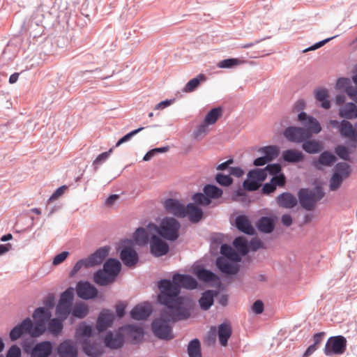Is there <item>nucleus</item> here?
Returning a JSON list of instances; mask_svg holds the SVG:
<instances>
[{
  "label": "nucleus",
  "instance_id": "f3484780",
  "mask_svg": "<svg viewBox=\"0 0 357 357\" xmlns=\"http://www.w3.org/2000/svg\"><path fill=\"white\" fill-rule=\"evenodd\" d=\"M100 333L96 325L82 321L76 328L75 337L77 342L81 343L89 340L90 337L98 335Z\"/></svg>",
  "mask_w": 357,
  "mask_h": 357
},
{
  "label": "nucleus",
  "instance_id": "6e6552de",
  "mask_svg": "<svg viewBox=\"0 0 357 357\" xmlns=\"http://www.w3.org/2000/svg\"><path fill=\"white\" fill-rule=\"evenodd\" d=\"M156 234V222H149L145 227H138L129 238L135 246L146 247Z\"/></svg>",
  "mask_w": 357,
  "mask_h": 357
},
{
  "label": "nucleus",
  "instance_id": "4c0bfd02",
  "mask_svg": "<svg viewBox=\"0 0 357 357\" xmlns=\"http://www.w3.org/2000/svg\"><path fill=\"white\" fill-rule=\"evenodd\" d=\"M282 158L287 162L297 163L303 160L304 155L299 151L288 149L282 152Z\"/></svg>",
  "mask_w": 357,
  "mask_h": 357
},
{
  "label": "nucleus",
  "instance_id": "864d4df0",
  "mask_svg": "<svg viewBox=\"0 0 357 357\" xmlns=\"http://www.w3.org/2000/svg\"><path fill=\"white\" fill-rule=\"evenodd\" d=\"M243 61L237 58H229L220 61L218 66L220 68H231L241 64Z\"/></svg>",
  "mask_w": 357,
  "mask_h": 357
},
{
  "label": "nucleus",
  "instance_id": "20e7f679",
  "mask_svg": "<svg viewBox=\"0 0 357 357\" xmlns=\"http://www.w3.org/2000/svg\"><path fill=\"white\" fill-rule=\"evenodd\" d=\"M36 338L32 336L21 340L23 354L27 357H55L56 342L50 340L39 341Z\"/></svg>",
  "mask_w": 357,
  "mask_h": 357
},
{
  "label": "nucleus",
  "instance_id": "c03bdc74",
  "mask_svg": "<svg viewBox=\"0 0 357 357\" xmlns=\"http://www.w3.org/2000/svg\"><path fill=\"white\" fill-rule=\"evenodd\" d=\"M233 245L235 249L242 255H246L249 252V243L243 236L236 237Z\"/></svg>",
  "mask_w": 357,
  "mask_h": 357
},
{
  "label": "nucleus",
  "instance_id": "bf43d9fd",
  "mask_svg": "<svg viewBox=\"0 0 357 357\" xmlns=\"http://www.w3.org/2000/svg\"><path fill=\"white\" fill-rule=\"evenodd\" d=\"M128 304L125 301H119L115 305L114 316L115 319H121L124 317L126 314Z\"/></svg>",
  "mask_w": 357,
  "mask_h": 357
},
{
  "label": "nucleus",
  "instance_id": "69168bd1",
  "mask_svg": "<svg viewBox=\"0 0 357 357\" xmlns=\"http://www.w3.org/2000/svg\"><path fill=\"white\" fill-rule=\"evenodd\" d=\"M223 242V235L220 233H215L211 238V250H217L219 247H221Z\"/></svg>",
  "mask_w": 357,
  "mask_h": 357
},
{
  "label": "nucleus",
  "instance_id": "c85d7f7f",
  "mask_svg": "<svg viewBox=\"0 0 357 357\" xmlns=\"http://www.w3.org/2000/svg\"><path fill=\"white\" fill-rule=\"evenodd\" d=\"M336 161L335 155L329 151H324L320 153L317 160L313 162V165L318 169L320 166L331 167Z\"/></svg>",
  "mask_w": 357,
  "mask_h": 357
},
{
  "label": "nucleus",
  "instance_id": "ea45409f",
  "mask_svg": "<svg viewBox=\"0 0 357 357\" xmlns=\"http://www.w3.org/2000/svg\"><path fill=\"white\" fill-rule=\"evenodd\" d=\"M215 292L213 290L205 291L199 300L200 307L204 310H208L214 303Z\"/></svg>",
  "mask_w": 357,
  "mask_h": 357
},
{
  "label": "nucleus",
  "instance_id": "7c9ffc66",
  "mask_svg": "<svg viewBox=\"0 0 357 357\" xmlns=\"http://www.w3.org/2000/svg\"><path fill=\"white\" fill-rule=\"evenodd\" d=\"M232 334L231 326L229 323L223 322L218 327V336L220 344L222 347H226L228 344V340Z\"/></svg>",
  "mask_w": 357,
  "mask_h": 357
},
{
  "label": "nucleus",
  "instance_id": "1a4fd4ad",
  "mask_svg": "<svg viewBox=\"0 0 357 357\" xmlns=\"http://www.w3.org/2000/svg\"><path fill=\"white\" fill-rule=\"evenodd\" d=\"M29 337H38L32 328V320L27 317L17 324L9 332V338L10 341L15 342L20 338H26Z\"/></svg>",
  "mask_w": 357,
  "mask_h": 357
},
{
  "label": "nucleus",
  "instance_id": "e2e57ef3",
  "mask_svg": "<svg viewBox=\"0 0 357 357\" xmlns=\"http://www.w3.org/2000/svg\"><path fill=\"white\" fill-rule=\"evenodd\" d=\"M344 179L342 176L338 175L337 173H333L330 179V190H337L341 186Z\"/></svg>",
  "mask_w": 357,
  "mask_h": 357
},
{
  "label": "nucleus",
  "instance_id": "0e129e2a",
  "mask_svg": "<svg viewBox=\"0 0 357 357\" xmlns=\"http://www.w3.org/2000/svg\"><path fill=\"white\" fill-rule=\"evenodd\" d=\"M265 172H266V175L269 174L271 176L276 175L282 172V166L280 163H272L268 164L264 168Z\"/></svg>",
  "mask_w": 357,
  "mask_h": 357
},
{
  "label": "nucleus",
  "instance_id": "ddd939ff",
  "mask_svg": "<svg viewBox=\"0 0 357 357\" xmlns=\"http://www.w3.org/2000/svg\"><path fill=\"white\" fill-rule=\"evenodd\" d=\"M125 342L136 344L139 343L144 337V331L137 324H127L120 327Z\"/></svg>",
  "mask_w": 357,
  "mask_h": 357
},
{
  "label": "nucleus",
  "instance_id": "393cba45",
  "mask_svg": "<svg viewBox=\"0 0 357 357\" xmlns=\"http://www.w3.org/2000/svg\"><path fill=\"white\" fill-rule=\"evenodd\" d=\"M80 344L82 352L89 357H100L103 353L100 342L89 339Z\"/></svg>",
  "mask_w": 357,
  "mask_h": 357
},
{
  "label": "nucleus",
  "instance_id": "603ef678",
  "mask_svg": "<svg viewBox=\"0 0 357 357\" xmlns=\"http://www.w3.org/2000/svg\"><path fill=\"white\" fill-rule=\"evenodd\" d=\"M74 297V289L72 287H68L61 293L59 302H62L63 303H67L73 306Z\"/></svg>",
  "mask_w": 357,
  "mask_h": 357
},
{
  "label": "nucleus",
  "instance_id": "338daca9",
  "mask_svg": "<svg viewBox=\"0 0 357 357\" xmlns=\"http://www.w3.org/2000/svg\"><path fill=\"white\" fill-rule=\"evenodd\" d=\"M161 238L158 237V257L165 255L169 251V244Z\"/></svg>",
  "mask_w": 357,
  "mask_h": 357
},
{
  "label": "nucleus",
  "instance_id": "e433bc0d",
  "mask_svg": "<svg viewBox=\"0 0 357 357\" xmlns=\"http://www.w3.org/2000/svg\"><path fill=\"white\" fill-rule=\"evenodd\" d=\"M314 93V98L317 102H320L321 107L325 109L331 108V101L329 100L328 91L326 89L319 88L315 89Z\"/></svg>",
  "mask_w": 357,
  "mask_h": 357
},
{
  "label": "nucleus",
  "instance_id": "37998d69",
  "mask_svg": "<svg viewBox=\"0 0 357 357\" xmlns=\"http://www.w3.org/2000/svg\"><path fill=\"white\" fill-rule=\"evenodd\" d=\"M340 115L347 119H353L357 117V106L354 102L347 103L344 108L340 110Z\"/></svg>",
  "mask_w": 357,
  "mask_h": 357
},
{
  "label": "nucleus",
  "instance_id": "39448f33",
  "mask_svg": "<svg viewBox=\"0 0 357 357\" xmlns=\"http://www.w3.org/2000/svg\"><path fill=\"white\" fill-rule=\"evenodd\" d=\"M122 263L128 268H135L139 261V254L135 246L128 238L121 239L116 247Z\"/></svg>",
  "mask_w": 357,
  "mask_h": 357
},
{
  "label": "nucleus",
  "instance_id": "58836bf2",
  "mask_svg": "<svg viewBox=\"0 0 357 357\" xmlns=\"http://www.w3.org/2000/svg\"><path fill=\"white\" fill-rule=\"evenodd\" d=\"M73 305L62 302H58L55 309V316L61 321H65L71 316Z\"/></svg>",
  "mask_w": 357,
  "mask_h": 357
},
{
  "label": "nucleus",
  "instance_id": "f03ea898",
  "mask_svg": "<svg viewBox=\"0 0 357 357\" xmlns=\"http://www.w3.org/2000/svg\"><path fill=\"white\" fill-rule=\"evenodd\" d=\"M111 250V246L106 245L97 248L88 257L79 259L69 272V277H75L82 268H91L99 266L104 262V269L107 270L114 277H116L117 279L121 271L122 265L120 260L116 257L107 259Z\"/></svg>",
  "mask_w": 357,
  "mask_h": 357
},
{
  "label": "nucleus",
  "instance_id": "6e6d98bb",
  "mask_svg": "<svg viewBox=\"0 0 357 357\" xmlns=\"http://www.w3.org/2000/svg\"><path fill=\"white\" fill-rule=\"evenodd\" d=\"M350 172V166L346 162H340L336 164L334 173H337L345 179L349 176Z\"/></svg>",
  "mask_w": 357,
  "mask_h": 357
},
{
  "label": "nucleus",
  "instance_id": "49530a36",
  "mask_svg": "<svg viewBox=\"0 0 357 357\" xmlns=\"http://www.w3.org/2000/svg\"><path fill=\"white\" fill-rule=\"evenodd\" d=\"M189 357H202L201 343L197 338L190 341L188 346Z\"/></svg>",
  "mask_w": 357,
  "mask_h": 357
},
{
  "label": "nucleus",
  "instance_id": "5701e85b",
  "mask_svg": "<svg viewBox=\"0 0 357 357\" xmlns=\"http://www.w3.org/2000/svg\"><path fill=\"white\" fill-rule=\"evenodd\" d=\"M284 135L289 141L296 143L309 139L307 131L301 127L289 126L284 130Z\"/></svg>",
  "mask_w": 357,
  "mask_h": 357
},
{
  "label": "nucleus",
  "instance_id": "473e14b6",
  "mask_svg": "<svg viewBox=\"0 0 357 357\" xmlns=\"http://www.w3.org/2000/svg\"><path fill=\"white\" fill-rule=\"evenodd\" d=\"M277 202L280 206L285 208H292L297 205L298 200L291 193L285 192L278 196Z\"/></svg>",
  "mask_w": 357,
  "mask_h": 357
},
{
  "label": "nucleus",
  "instance_id": "8fccbe9b",
  "mask_svg": "<svg viewBox=\"0 0 357 357\" xmlns=\"http://www.w3.org/2000/svg\"><path fill=\"white\" fill-rule=\"evenodd\" d=\"M114 147L109 148L107 151L102 152L98 154L95 160L93 161V167L94 171H97L99 165L103 164L108 159L109 155L113 153Z\"/></svg>",
  "mask_w": 357,
  "mask_h": 357
},
{
  "label": "nucleus",
  "instance_id": "9b49d317",
  "mask_svg": "<svg viewBox=\"0 0 357 357\" xmlns=\"http://www.w3.org/2000/svg\"><path fill=\"white\" fill-rule=\"evenodd\" d=\"M51 317L52 312L50 309L41 306L35 309L33 314L34 321H32V328L36 332V336L39 337L44 334V326L47 324Z\"/></svg>",
  "mask_w": 357,
  "mask_h": 357
},
{
  "label": "nucleus",
  "instance_id": "4468645a",
  "mask_svg": "<svg viewBox=\"0 0 357 357\" xmlns=\"http://www.w3.org/2000/svg\"><path fill=\"white\" fill-rule=\"evenodd\" d=\"M347 349V339L342 335L330 337L326 341L324 352L326 356L342 355Z\"/></svg>",
  "mask_w": 357,
  "mask_h": 357
},
{
  "label": "nucleus",
  "instance_id": "de8ad7c7",
  "mask_svg": "<svg viewBox=\"0 0 357 357\" xmlns=\"http://www.w3.org/2000/svg\"><path fill=\"white\" fill-rule=\"evenodd\" d=\"M336 87L337 89L344 91L348 96L355 88L352 86L351 81L348 77L339 78L336 82Z\"/></svg>",
  "mask_w": 357,
  "mask_h": 357
},
{
  "label": "nucleus",
  "instance_id": "2f4dec72",
  "mask_svg": "<svg viewBox=\"0 0 357 357\" xmlns=\"http://www.w3.org/2000/svg\"><path fill=\"white\" fill-rule=\"evenodd\" d=\"M90 312V308L89 305L84 302H79L76 306L73 305V311L70 319L71 322L75 319H84Z\"/></svg>",
  "mask_w": 357,
  "mask_h": 357
},
{
  "label": "nucleus",
  "instance_id": "680f3d73",
  "mask_svg": "<svg viewBox=\"0 0 357 357\" xmlns=\"http://www.w3.org/2000/svg\"><path fill=\"white\" fill-rule=\"evenodd\" d=\"M68 189V186L67 185H62L57 188L48 198L47 201V204L60 198Z\"/></svg>",
  "mask_w": 357,
  "mask_h": 357
},
{
  "label": "nucleus",
  "instance_id": "9d476101",
  "mask_svg": "<svg viewBox=\"0 0 357 357\" xmlns=\"http://www.w3.org/2000/svg\"><path fill=\"white\" fill-rule=\"evenodd\" d=\"M76 293L78 298L84 300L102 299L104 295L89 280H79L76 284Z\"/></svg>",
  "mask_w": 357,
  "mask_h": 357
},
{
  "label": "nucleus",
  "instance_id": "13d9d810",
  "mask_svg": "<svg viewBox=\"0 0 357 357\" xmlns=\"http://www.w3.org/2000/svg\"><path fill=\"white\" fill-rule=\"evenodd\" d=\"M220 257H225L231 260H237L236 253L228 244H222L220 247Z\"/></svg>",
  "mask_w": 357,
  "mask_h": 357
},
{
  "label": "nucleus",
  "instance_id": "774afa93",
  "mask_svg": "<svg viewBox=\"0 0 357 357\" xmlns=\"http://www.w3.org/2000/svg\"><path fill=\"white\" fill-rule=\"evenodd\" d=\"M271 181L276 186V187H283L286 184V176L283 172L272 176Z\"/></svg>",
  "mask_w": 357,
  "mask_h": 357
},
{
  "label": "nucleus",
  "instance_id": "412c9836",
  "mask_svg": "<svg viewBox=\"0 0 357 357\" xmlns=\"http://www.w3.org/2000/svg\"><path fill=\"white\" fill-rule=\"evenodd\" d=\"M236 261L225 257H218L215 265L224 276L228 277L236 275L240 271L239 266L235 263Z\"/></svg>",
  "mask_w": 357,
  "mask_h": 357
},
{
  "label": "nucleus",
  "instance_id": "4d7b16f0",
  "mask_svg": "<svg viewBox=\"0 0 357 357\" xmlns=\"http://www.w3.org/2000/svg\"><path fill=\"white\" fill-rule=\"evenodd\" d=\"M195 204L200 205V206H208L211 203V201L208 199V197L204 193L202 192H196L192 195V197Z\"/></svg>",
  "mask_w": 357,
  "mask_h": 357
},
{
  "label": "nucleus",
  "instance_id": "a18cd8bd",
  "mask_svg": "<svg viewBox=\"0 0 357 357\" xmlns=\"http://www.w3.org/2000/svg\"><path fill=\"white\" fill-rule=\"evenodd\" d=\"M203 191L211 201L212 199L220 198L223 193L221 188L213 184H206L204 187Z\"/></svg>",
  "mask_w": 357,
  "mask_h": 357
},
{
  "label": "nucleus",
  "instance_id": "b1692460",
  "mask_svg": "<svg viewBox=\"0 0 357 357\" xmlns=\"http://www.w3.org/2000/svg\"><path fill=\"white\" fill-rule=\"evenodd\" d=\"M331 124L333 127H338L340 133L344 137L355 140L357 137L356 130L354 129L351 123L347 120H342L339 122L337 120H331Z\"/></svg>",
  "mask_w": 357,
  "mask_h": 357
},
{
  "label": "nucleus",
  "instance_id": "423d86ee",
  "mask_svg": "<svg viewBox=\"0 0 357 357\" xmlns=\"http://www.w3.org/2000/svg\"><path fill=\"white\" fill-rule=\"evenodd\" d=\"M324 195L325 192L320 185L315 186L313 190H310L308 188H301L298 192L301 206L307 211L312 210L316 203L320 201Z\"/></svg>",
  "mask_w": 357,
  "mask_h": 357
},
{
  "label": "nucleus",
  "instance_id": "f257e3e1",
  "mask_svg": "<svg viewBox=\"0 0 357 357\" xmlns=\"http://www.w3.org/2000/svg\"><path fill=\"white\" fill-rule=\"evenodd\" d=\"M197 280L189 274L175 273L172 280L161 279L158 281V301L172 305L185 312H190L192 300L186 296L181 295V289H195L197 287Z\"/></svg>",
  "mask_w": 357,
  "mask_h": 357
},
{
  "label": "nucleus",
  "instance_id": "cd10ccee",
  "mask_svg": "<svg viewBox=\"0 0 357 357\" xmlns=\"http://www.w3.org/2000/svg\"><path fill=\"white\" fill-rule=\"evenodd\" d=\"M235 226L239 231L245 234L253 235L255 233V228L248 218L245 215H239L235 218Z\"/></svg>",
  "mask_w": 357,
  "mask_h": 357
},
{
  "label": "nucleus",
  "instance_id": "c9c22d12",
  "mask_svg": "<svg viewBox=\"0 0 357 357\" xmlns=\"http://www.w3.org/2000/svg\"><path fill=\"white\" fill-rule=\"evenodd\" d=\"M256 227L259 231L265 234H270L274 230L275 222L272 218L263 216L258 220Z\"/></svg>",
  "mask_w": 357,
  "mask_h": 357
},
{
  "label": "nucleus",
  "instance_id": "4be33fe9",
  "mask_svg": "<svg viewBox=\"0 0 357 357\" xmlns=\"http://www.w3.org/2000/svg\"><path fill=\"white\" fill-rule=\"evenodd\" d=\"M165 210L174 216L182 218L186 216L185 206L180 201L174 198H167L162 202Z\"/></svg>",
  "mask_w": 357,
  "mask_h": 357
},
{
  "label": "nucleus",
  "instance_id": "a211bd4d",
  "mask_svg": "<svg viewBox=\"0 0 357 357\" xmlns=\"http://www.w3.org/2000/svg\"><path fill=\"white\" fill-rule=\"evenodd\" d=\"M78 348L75 342L68 338L55 346V357H78Z\"/></svg>",
  "mask_w": 357,
  "mask_h": 357
},
{
  "label": "nucleus",
  "instance_id": "79ce46f5",
  "mask_svg": "<svg viewBox=\"0 0 357 357\" xmlns=\"http://www.w3.org/2000/svg\"><path fill=\"white\" fill-rule=\"evenodd\" d=\"M206 77L204 74H199L197 77L189 80L183 89V91L190 93L196 90L200 85L201 82H205Z\"/></svg>",
  "mask_w": 357,
  "mask_h": 357
},
{
  "label": "nucleus",
  "instance_id": "dca6fc26",
  "mask_svg": "<svg viewBox=\"0 0 357 357\" xmlns=\"http://www.w3.org/2000/svg\"><path fill=\"white\" fill-rule=\"evenodd\" d=\"M155 312L154 306L151 305L149 301H146L135 305L130 311L129 315L133 320L144 321Z\"/></svg>",
  "mask_w": 357,
  "mask_h": 357
},
{
  "label": "nucleus",
  "instance_id": "f704fd0d",
  "mask_svg": "<svg viewBox=\"0 0 357 357\" xmlns=\"http://www.w3.org/2000/svg\"><path fill=\"white\" fill-rule=\"evenodd\" d=\"M63 321L58 318L50 319L44 326V333H47L54 335L60 334L63 328Z\"/></svg>",
  "mask_w": 357,
  "mask_h": 357
},
{
  "label": "nucleus",
  "instance_id": "6ab92c4d",
  "mask_svg": "<svg viewBox=\"0 0 357 357\" xmlns=\"http://www.w3.org/2000/svg\"><path fill=\"white\" fill-rule=\"evenodd\" d=\"M115 320L114 312L110 309L104 308L98 313L96 326L100 333H105L109 328L113 326Z\"/></svg>",
  "mask_w": 357,
  "mask_h": 357
},
{
  "label": "nucleus",
  "instance_id": "f8f14e48",
  "mask_svg": "<svg viewBox=\"0 0 357 357\" xmlns=\"http://www.w3.org/2000/svg\"><path fill=\"white\" fill-rule=\"evenodd\" d=\"M266 178V172L263 169L250 170L247 178L243 182V188L249 192L257 190Z\"/></svg>",
  "mask_w": 357,
  "mask_h": 357
},
{
  "label": "nucleus",
  "instance_id": "a19ab883",
  "mask_svg": "<svg viewBox=\"0 0 357 357\" xmlns=\"http://www.w3.org/2000/svg\"><path fill=\"white\" fill-rule=\"evenodd\" d=\"M258 152L262 154L268 162H271L279 155L280 149L275 145H268L259 148Z\"/></svg>",
  "mask_w": 357,
  "mask_h": 357
},
{
  "label": "nucleus",
  "instance_id": "72a5a7b5",
  "mask_svg": "<svg viewBox=\"0 0 357 357\" xmlns=\"http://www.w3.org/2000/svg\"><path fill=\"white\" fill-rule=\"evenodd\" d=\"M302 149L307 153L316 154L322 151L324 146L320 141L309 138L302 142Z\"/></svg>",
  "mask_w": 357,
  "mask_h": 357
},
{
  "label": "nucleus",
  "instance_id": "052dcab7",
  "mask_svg": "<svg viewBox=\"0 0 357 357\" xmlns=\"http://www.w3.org/2000/svg\"><path fill=\"white\" fill-rule=\"evenodd\" d=\"M23 351L21 346L13 344L6 351L4 357H22Z\"/></svg>",
  "mask_w": 357,
  "mask_h": 357
},
{
  "label": "nucleus",
  "instance_id": "aec40b11",
  "mask_svg": "<svg viewBox=\"0 0 357 357\" xmlns=\"http://www.w3.org/2000/svg\"><path fill=\"white\" fill-rule=\"evenodd\" d=\"M298 120L303 124L305 130L307 131L309 138L312 134H318L321 130V126L319 121L312 116L301 112L298 115Z\"/></svg>",
  "mask_w": 357,
  "mask_h": 357
},
{
  "label": "nucleus",
  "instance_id": "2eb2a0df",
  "mask_svg": "<svg viewBox=\"0 0 357 357\" xmlns=\"http://www.w3.org/2000/svg\"><path fill=\"white\" fill-rule=\"evenodd\" d=\"M102 337L104 346L110 349H121L125 342L120 327L117 331H106Z\"/></svg>",
  "mask_w": 357,
  "mask_h": 357
},
{
  "label": "nucleus",
  "instance_id": "bb28decb",
  "mask_svg": "<svg viewBox=\"0 0 357 357\" xmlns=\"http://www.w3.org/2000/svg\"><path fill=\"white\" fill-rule=\"evenodd\" d=\"M194 273L199 280L205 282H220L219 276L213 271L204 268L202 266H198L195 268Z\"/></svg>",
  "mask_w": 357,
  "mask_h": 357
},
{
  "label": "nucleus",
  "instance_id": "7ed1b4c3",
  "mask_svg": "<svg viewBox=\"0 0 357 357\" xmlns=\"http://www.w3.org/2000/svg\"><path fill=\"white\" fill-rule=\"evenodd\" d=\"M158 303L163 305L166 308L165 310L160 312V317H158V339L172 340L174 335L170 323L188 319L191 315V312H185V310L162 301H158Z\"/></svg>",
  "mask_w": 357,
  "mask_h": 357
},
{
  "label": "nucleus",
  "instance_id": "09e8293b",
  "mask_svg": "<svg viewBox=\"0 0 357 357\" xmlns=\"http://www.w3.org/2000/svg\"><path fill=\"white\" fill-rule=\"evenodd\" d=\"M222 115V108L220 107L211 109L206 115L204 121L206 125H212Z\"/></svg>",
  "mask_w": 357,
  "mask_h": 357
},
{
  "label": "nucleus",
  "instance_id": "5fc2aeb1",
  "mask_svg": "<svg viewBox=\"0 0 357 357\" xmlns=\"http://www.w3.org/2000/svg\"><path fill=\"white\" fill-rule=\"evenodd\" d=\"M335 153L336 155L341 159L345 160V161H349L351 162V158H350V151L348 147L344 146V145H337L335 148Z\"/></svg>",
  "mask_w": 357,
  "mask_h": 357
},
{
  "label": "nucleus",
  "instance_id": "0eeeda50",
  "mask_svg": "<svg viewBox=\"0 0 357 357\" xmlns=\"http://www.w3.org/2000/svg\"><path fill=\"white\" fill-rule=\"evenodd\" d=\"M180 222L174 217L164 218L158 226V236L174 241L179 236Z\"/></svg>",
  "mask_w": 357,
  "mask_h": 357
},
{
  "label": "nucleus",
  "instance_id": "3c124183",
  "mask_svg": "<svg viewBox=\"0 0 357 357\" xmlns=\"http://www.w3.org/2000/svg\"><path fill=\"white\" fill-rule=\"evenodd\" d=\"M215 181L222 187H229L234 182L232 177L229 176V173L227 174H225L222 172H218L215 175Z\"/></svg>",
  "mask_w": 357,
  "mask_h": 357
},
{
  "label": "nucleus",
  "instance_id": "c756f323",
  "mask_svg": "<svg viewBox=\"0 0 357 357\" xmlns=\"http://www.w3.org/2000/svg\"><path fill=\"white\" fill-rule=\"evenodd\" d=\"M185 212L186 216H188L189 220L192 223L199 222L204 215L202 209L194 203L188 204L185 208Z\"/></svg>",
  "mask_w": 357,
  "mask_h": 357
},
{
  "label": "nucleus",
  "instance_id": "a878e982",
  "mask_svg": "<svg viewBox=\"0 0 357 357\" xmlns=\"http://www.w3.org/2000/svg\"><path fill=\"white\" fill-rule=\"evenodd\" d=\"M116 277L112 275L107 270L99 268L93 273V281L98 285L107 286L116 281Z\"/></svg>",
  "mask_w": 357,
  "mask_h": 357
}]
</instances>
